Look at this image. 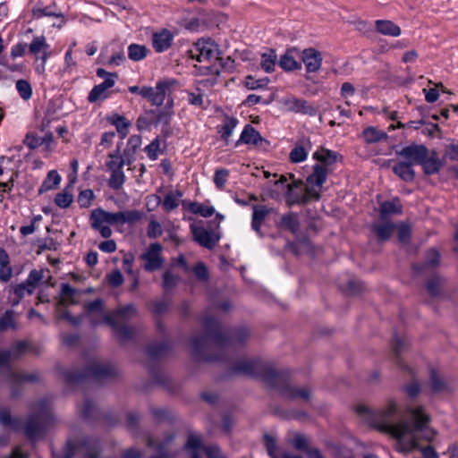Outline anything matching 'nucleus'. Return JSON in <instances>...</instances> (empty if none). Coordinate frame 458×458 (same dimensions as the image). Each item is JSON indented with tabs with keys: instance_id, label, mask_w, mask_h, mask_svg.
<instances>
[{
	"instance_id": "nucleus-1",
	"label": "nucleus",
	"mask_w": 458,
	"mask_h": 458,
	"mask_svg": "<svg viewBox=\"0 0 458 458\" xmlns=\"http://www.w3.org/2000/svg\"><path fill=\"white\" fill-rule=\"evenodd\" d=\"M228 375H246L261 379L269 388L278 392L286 400L309 401L311 390L308 386L298 387L292 384L291 371L276 369L259 359L239 360L228 370Z\"/></svg>"
},
{
	"instance_id": "nucleus-2",
	"label": "nucleus",
	"mask_w": 458,
	"mask_h": 458,
	"mask_svg": "<svg viewBox=\"0 0 458 458\" xmlns=\"http://www.w3.org/2000/svg\"><path fill=\"white\" fill-rule=\"evenodd\" d=\"M204 333L191 339V355L197 361L226 362L227 359L223 350L217 352L209 351L208 340H212L220 348L226 347L233 343L242 344L249 336L246 328L234 329L231 335L221 330L220 322L212 316H208L203 320Z\"/></svg>"
},
{
	"instance_id": "nucleus-3",
	"label": "nucleus",
	"mask_w": 458,
	"mask_h": 458,
	"mask_svg": "<svg viewBox=\"0 0 458 458\" xmlns=\"http://www.w3.org/2000/svg\"><path fill=\"white\" fill-rule=\"evenodd\" d=\"M61 375L68 385L75 386L87 383L90 380L100 382L110 379L117 375L116 369L110 364L91 362L82 369H64Z\"/></svg>"
},
{
	"instance_id": "nucleus-4",
	"label": "nucleus",
	"mask_w": 458,
	"mask_h": 458,
	"mask_svg": "<svg viewBox=\"0 0 458 458\" xmlns=\"http://www.w3.org/2000/svg\"><path fill=\"white\" fill-rule=\"evenodd\" d=\"M338 156L337 152L325 148L314 152L313 158L318 163L313 165V172L306 178L307 182L321 188L327 182L329 173L328 167L337 162Z\"/></svg>"
},
{
	"instance_id": "nucleus-5",
	"label": "nucleus",
	"mask_w": 458,
	"mask_h": 458,
	"mask_svg": "<svg viewBox=\"0 0 458 458\" xmlns=\"http://www.w3.org/2000/svg\"><path fill=\"white\" fill-rule=\"evenodd\" d=\"M78 293L79 290L73 288L69 284H61L59 298L55 305L57 319L67 320L73 327H78L81 324L84 315L72 316L68 310L63 308L68 305L79 304V301L75 298Z\"/></svg>"
},
{
	"instance_id": "nucleus-6",
	"label": "nucleus",
	"mask_w": 458,
	"mask_h": 458,
	"mask_svg": "<svg viewBox=\"0 0 458 458\" xmlns=\"http://www.w3.org/2000/svg\"><path fill=\"white\" fill-rule=\"evenodd\" d=\"M407 412L411 414L414 422L411 423L404 421L400 423L399 426L403 434L410 436L411 438V444L414 447L419 445V430L423 429L424 426H427L430 422V416L425 412V409L422 405L412 407L411 405L406 408Z\"/></svg>"
},
{
	"instance_id": "nucleus-7",
	"label": "nucleus",
	"mask_w": 458,
	"mask_h": 458,
	"mask_svg": "<svg viewBox=\"0 0 458 458\" xmlns=\"http://www.w3.org/2000/svg\"><path fill=\"white\" fill-rule=\"evenodd\" d=\"M397 411L398 407L395 401L389 399L386 406L374 414V420L381 428L388 430L394 437L402 440L405 436L403 434L399 424H393V419Z\"/></svg>"
},
{
	"instance_id": "nucleus-8",
	"label": "nucleus",
	"mask_w": 458,
	"mask_h": 458,
	"mask_svg": "<svg viewBox=\"0 0 458 458\" xmlns=\"http://www.w3.org/2000/svg\"><path fill=\"white\" fill-rule=\"evenodd\" d=\"M39 411L36 413L30 414L24 427V434L30 440H34L38 437L40 432L43 431L44 426L40 422L41 414L45 413L46 422L50 419V412L47 409V400H40L38 402Z\"/></svg>"
},
{
	"instance_id": "nucleus-9",
	"label": "nucleus",
	"mask_w": 458,
	"mask_h": 458,
	"mask_svg": "<svg viewBox=\"0 0 458 458\" xmlns=\"http://www.w3.org/2000/svg\"><path fill=\"white\" fill-rule=\"evenodd\" d=\"M396 148L395 145L391 147L392 149L395 150L397 157H403L402 161L410 162L412 165H420L423 162V158H426L427 154H428V148L423 144L411 143L401 149Z\"/></svg>"
},
{
	"instance_id": "nucleus-10",
	"label": "nucleus",
	"mask_w": 458,
	"mask_h": 458,
	"mask_svg": "<svg viewBox=\"0 0 458 458\" xmlns=\"http://www.w3.org/2000/svg\"><path fill=\"white\" fill-rule=\"evenodd\" d=\"M190 228L193 241L208 250H213L220 240L219 233L208 231L203 226L191 224Z\"/></svg>"
},
{
	"instance_id": "nucleus-11",
	"label": "nucleus",
	"mask_w": 458,
	"mask_h": 458,
	"mask_svg": "<svg viewBox=\"0 0 458 458\" xmlns=\"http://www.w3.org/2000/svg\"><path fill=\"white\" fill-rule=\"evenodd\" d=\"M215 51H218V49L217 45L214 41L210 38L208 40L200 38L195 43L194 50H189L187 54L190 58L201 63L211 60Z\"/></svg>"
},
{
	"instance_id": "nucleus-12",
	"label": "nucleus",
	"mask_w": 458,
	"mask_h": 458,
	"mask_svg": "<svg viewBox=\"0 0 458 458\" xmlns=\"http://www.w3.org/2000/svg\"><path fill=\"white\" fill-rule=\"evenodd\" d=\"M162 245L154 242L149 245L147 251L142 253L140 259L145 261L144 269L148 272H154L159 269L164 262L161 257Z\"/></svg>"
},
{
	"instance_id": "nucleus-13",
	"label": "nucleus",
	"mask_w": 458,
	"mask_h": 458,
	"mask_svg": "<svg viewBox=\"0 0 458 458\" xmlns=\"http://www.w3.org/2000/svg\"><path fill=\"white\" fill-rule=\"evenodd\" d=\"M8 378L11 382V391L13 397L21 395V385L25 382L37 383L39 381V376L37 373H21L8 370Z\"/></svg>"
},
{
	"instance_id": "nucleus-14",
	"label": "nucleus",
	"mask_w": 458,
	"mask_h": 458,
	"mask_svg": "<svg viewBox=\"0 0 458 458\" xmlns=\"http://www.w3.org/2000/svg\"><path fill=\"white\" fill-rule=\"evenodd\" d=\"M301 59L308 73L319 71L323 61L321 53L314 47L303 49L301 53Z\"/></svg>"
},
{
	"instance_id": "nucleus-15",
	"label": "nucleus",
	"mask_w": 458,
	"mask_h": 458,
	"mask_svg": "<svg viewBox=\"0 0 458 458\" xmlns=\"http://www.w3.org/2000/svg\"><path fill=\"white\" fill-rule=\"evenodd\" d=\"M175 83V80L157 81L156 87L152 88L151 91L149 92V97H148L147 99L150 101L153 106H162L165 99L166 90L170 88V86Z\"/></svg>"
},
{
	"instance_id": "nucleus-16",
	"label": "nucleus",
	"mask_w": 458,
	"mask_h": 458,
	"mask_svg": "<svg viewBox=\"0 0 458 458\" xmlns=\"http://www.w3.org/2000/svg\"><path fill=\"white\" fill-rule=\"evenodd\" d=\"M240 143H244L248 145H269V141L264 139L261 134L251 125L246 124L242 131L239 140L236 142V146Z\"/></svg>"
},
{
	"instance_id": "nucleus-17",
	"label": "nucleus",
	"mask_w": 458,
	"mask_h": 458,
	"mask_svg": "<svg viewBox=\"0 0 458 458\" xmlns=\"http://www.w3.org/2000/svg\"><path fill=\"white\" fill-rule=\"evenodd\" d=\"M174 34L167 29H162L152 35V47L157 53H163L172 46Z\"/></svg>"
},
{
	"instance_id": "nucleus-18",
	"label": "nucleus",
	"mask_w": 458,
	"mask_h": 458,
	"mask_svg": "<svg viewBox=\"0 0 458 458\" xmlns=\"http://www.w3.org/2000/svg\"><path fill=\"white\" fill-rule=\"evenodd\" d=\"M403 205L398 197L392 200H385L379 205V218L381 221H389L391 216L402 215Z\"/></svg>"
},
{
	"instance_id": "nucleus-19",
	"label": "nucleus",
	"mask_w": 458,
	"mask_h": 458,
	"mask_svg": "<svg viewBox=\"0 0 458 458\" xmlns=\"http://www.w3.org/2000/svg\"><path fill=\"white\" fill-rule=\"evenodd\" d=\"M28 344L25 341H18L12 348L11 351H0V368L12 369L10 360L12 356L19 357L26 352Z\"/></svg>"
},
{
	"instance_id": "nucleus-20",
	"label": "nucleus",
	"mask_w": 458,
	"mask_h": 458,
	"mask_svg": "<svg viewBox=\"0 0 458 458\" xmlns=\"http://www.w3.org/2000/svg\"><path fill=\"white\" fill-rule=\"evenodd\" d=\"M440 263V253L435 249H429L426 253V258L423 263H414L412 265V269L415 273L420 274L426 271L428 268H435Z\"/></svg>"
},
{
	"instance_id": "nucleus-21",
	"label": "nucleus",
	"mask_w": 458,
	"mask_h": 458,
	"mask_svg": "<svg viewBox=\"0 0 458 458\" xmlns=\"http://www.w3.org/2000/svg\"><path fill=\"white\" fill-rule=\"evenodd\" d=\"M301 181H294L292 185L287 186L285 198L289 206L295 204H308V199L303 198V193L301 192Z\"/></svg>"
},
{
	"instance_id": "nucleus-22",
	"label": "nucleus",
	"mask_w": 458,
	"mask_h": 458,
	"mask_svg": "<svg viewBox=\"0 0 458 458\" xmlns=\"http://www.w3.org/2000/svg\"><path fill=\"white\" fill-rule=\"evenodd\" d=\"M395 228L396 224L391 221H382L381 224H373L371 232L375 233L377 242H386L390 240Z\"/></svg>"
},
{
	"instance_id": "nucleus-23",
	"label": "nucleus",
	"mask_w": 458,
	"mask_h": 458,
	"mask_svg": "<svg viewBox=\"0 0 458 458\" xmlns=\"http://www.w3.org/2000/svg\"><path fill=\"white\" fill-rule=\"evenodd\" d=\"M410 162L399 160L392 167L393 173L405 182H411L415 180L416 173Z\"/></svg>"
},
{
	"instance_id": "nucleus-24",
	"label": "nucleus",
	"mask_w": 458,
	"mask_h": 458,
	"mask_svg": "<svg viewBox=\"0 0 458 458\" xmlns=\"http://www.w3.org/2000/svg\"><path fill=\"white\" fill-rule=\"evenodd\" d=\"M423 173L426 175H432L438 174L441 168L444 166L443 161L437 157L436 151H433L431 155L427 154L426 158H423V162L420 163Z\"/></svg>"
},
{
	"instance_id": "nucleus-25",
	"label": "nucleus",
	"mask_w": 458,
	"mask_h": 458,
	"mask_svg": "<svg viewBox=\"0 0 458 458\" xmlns=\"http://www.w3.org/2000/svg\"><path fill=\"white\" fill-rule=\"evenodd\" d=\"M172 351V344L163 341L149 344L146 348L147 355L153 360H158Z\"/></svg>"
},
{
	"instance_id": "nucleus-26",
	"label": "nucleus",
	"mask_w": 458,
	"mask_h": 458,
	"mask_svg": "<svg viewBox=\"0 0 458 458\" xmlns=\"http://www.w3.org/2000/svg\"><path fill=\"white\" fill-rule=\"evenodd\" d=\"M105 322L112 327L116 333L119 340L128 341L133 337V329L131 327L119 324L113 316L106 315L105 317Z\"/></svg>"
},
{
	"instance_id": "nucleus-27",
	"label": "nucleus",
	"mask_w": 458,
	"mask_h": 458,
	"mask_svg": "<svg viewBox=\"0 0 458 458\" xmlns=\"http://www.w3.org/2000/svg\"><path fill=\"white\" fill-rule=\"evenodd\" d=\"M276 226L284 231H289L293 234H296L300 228V222L298 214L294 212H288L283 215Z\"/></svg>"
},
{
	"instance_id": "nucleus-28",
	"label": "nucleus",
	"mask_w": 458,
	"mask_h": 458,
	"mask_svg": "<svg viewBox=\"0 0 458 458\" xmlns=\"http://www.w3.org/2000/svg\"><path fill=\"white\" fill-rule=\"evenodd\" d=\"M115 83V81L112 78H106L102 83L95 85L89 91L88 96V101L89 103H95L100 98L106 99L107 95L106 94V89L112 88Z\"/></svg>"
},
{
	"instance_id": "nucleus-29",
	"label": "nucleus",
	"mask_w": 458,
	"mask_h": 458,
	"mask_svg": "<svg viewBox=\"0 0 458 458\" xmlns=\"http://www.w3.org/2000/svg\"><path fill=\"white\" fill-rule=\"evenodd\" d=\"M252 211L251 227L255 232L259 233L262 223L273 208L264 205H252Z\"/></svg>"
},
{
	"instance_id": "nucleus-30",
	"label": "nucleus",
	"mask_w": 458,
	"mask_h": 458,
	"mask_svg": "<svg viewBox=\"0 0 458 458\" xmlns=\"http://www.w3.org/2000/svg\"><path fill=\"white\" fill-rule=\"evenodd\" d=\"M297 48H288L284 55H281L278 65L285 72H293L295 70H301L302 65L301 62L296 61L293 55V52H296Z\"/></svg>"
},
{
	"instance_id": "nucleus-31",
	"label": "nucleus",
	"mask_w": 458,
	"mask_h": 458,
	"mask_svg": "<svg viewBox=\"0 0 458 458\" xmlns=\"http://www.w3.org/2000/svg\"><path fill=\"white\" fill-rule=\"evenodd\" d=\"M106 121L115 127L122 140L127 136L129 132V127L131 126V122L128 121L123 115L114 113L111 115L106 116Z\"/></svg>"
},
{
	"instance_id": "nucleus-32",
	"label": "nucleus",
	"mask_w": 458,
	"mask_h": 458,
	"mask_svg": "<svg viewBox=\"0 0 458 458\" xmlns=\"http://www.w3.org/2000/svg\"><path fill=\"white\" fill-rule=\"evenodd\" d=\"M375 29L378 33L385 36L398 37L401 35L400 27L389 20L376 21Z\"/></svg>"
},
{
	"instance_id": "nucleus-33",
	"label": "nucleus",
	"mask_w": 458,
	"mask_h": 458,
	"mask_svg": "<svg viewBox=\"0 0 458 458\" xmlns=\"http://www.w3.org/2000/svg\"><path fill=\"white\" fill-rule=\"evenodd\" d=\"M307 143L310 144V141L309 139L304 137L298 140L296 146L289 154V158L292 163L297 164L307 159L308 152L305 149V144Z\"/></svg>"
},
{
	"instance_id": "nucleus-34",
	"label": "nucleus",
	"mask_w": 458,
	"mask_h": 458,
	"mask_svg": "<svg viewBox=\"0 0 458 458\" xmlns=\"http://www.w3.org/2000/svg\"><path fill=\"white\" fill-rule=\"evenodd\" d=\"M92 213H95L98 217L102 219V221H105L108 225H124L123 219V211H119L116 213L108 212L104 210L101 208H96L91 211Z\"/></svg>"
},
{
	"instance_id": "nucleus-35",
	"label": "nucleus",
	"mask_w": 458,
	"mask_h": 458,
	"mask_svg": "<svg viewBox=\"0 0 458 458\" xmlns=\"http://www.w3.org/2000/svg\"><path fill=\"white\" fill-rule=\"evenodd\" d=\"M289 109L296 113H301L310 116H315L317 114V109L308 101L300 98H293L289 101Z\"/></svg>"
},
{
	"instance_id": "nucleus-36",
	"label": "nucleus",
	"mask_w": 458,
	"mask_h": 458,
	"mask_svg": "<svg viewBox=\"0 0 458 458\" xmlns=\"http://www.w3.org/2000/svg\"><path fill=\"white\" fill-rule=\"evenodd\" d=\"M61 180V176L56 170L49 171L38 189V194L41 195L48 191L56 189L59 186Z\"/></svg>"
},
{
	"instance_id": "nucleus-37",
	"label": "nucleus",
	"mask_w": 458,
	"mask_h": 458,
	"mask_svg": "<svg viewBox=\"0 0 458 458\" xmlns=\"http://www.w3.org/2000/svg\"><path fill=\"white\" fill-rule=\"evenodd\" d=\"M0 424L4 427H9L14 431H20L22 420L19 417H13L8 409L0 410Z\"/></svg>"
},
{
	"instance_id": "nucleus-38",
	"label": "nucleus",
	"mask_w": 458,
	"mask_h": 458,
	"mask_svg": "<svg viewBox=\"0 0 458 458\" xmlns=\"http://www.w3.org/2000/svg\"><path fill=\"white\" fill-rule=\"evenodd\" d=\"M78 446L87 451V458H99L100 456V445L98 441H93L89 437H84L78 441Z\"/></svg>"
},
{
	"instance_id": "nucleus-39",
	"label": "nucleus",
	"mask_w": 458,
	"mask_h": 458,
	"mask_svg": "<svg viewBox=\"0 0 458 458\" xmlns=\"http://www.w3.org/2000/svg\"><path fill=\"white\" fill-rule=\"evenodd\" d=\"M149 411L154 420L157 423L168 422L173 423L175 420V416L173 411L168 408H157L151 406Z\"/></svg>"
},
{
	"instance_id": "nucleus-40",
	"label": "nucleus",
	"mask_w": 458,
	"mask_h": 458,
	"mask_svg": "<svg viewBox=\"0 0 458 458\" xmlns=\"http://www.w3.org/2000/svg\"><path fill=\"white\" fill-rule=\"evenodd\" d=\"M362 135L365 139V141L368 144L376 143L388 139V135L386 132L377 130L376 127L373 126H369L365 128L362 131Z\"/></svg>"
},
{
	"instance_id": "nucleus-41",
	"label": "nucleus",
	"mask_w": 458,
	"mask_h": 458,
	"mask_svg": "<svg viewBox=\"0 0 458 458\" xmlns=\"http://www.w3.org/2000/svg\"><path fill=\"white\" fill-rule=\"evenodd\" d=\"M276 63L277 55L275 49H269L268 52L261 55L260 66L266 72L270 73L274 72Z\"/></svg>"
},
{
	"instance_id": "nucleus-42",
	"label": "nucleus",
	"mask_w": 458,
	"mask_h": 458,
	"mask_svg": "<svg viewBox=\"0 0 458 458\" xmlns=\"http://www.w3.org/2000/svg\"><path fill=\"white\" fill-rule=\"evenodd\" d=\"M89 221L91 227L94 230L99 232L103 238H109L112 235V229L110 228V226L104 225L103 223L106 222L102 221V219L98 217L95 213H90Z\"/></svg>"
},
{
	"instance_id": "nucleus-43",
	"label": "nucleus",
	"mask_w": 458,
	"mask_h": 458,
	"mask_svg": "<svg viewBox=\"0 0 458 458\" xmlns=\"http://www.w3.org/2000/svg\"><path fill=\"white\" fill-rule=\"evenodd\" d=\"M148 49L144 45L131 43L128 47V57L134 62L143 60L148 55Z\"/></svg>"
},
{
	"instance_id": "nucleus-44",
	"label": "nucleus",
	"mask_w": 458,
	"mask_h": 458,
	"mask_svg": "<svg viewBox=\"0 0 458 458\" xmlns=\"http://www.w3.org/2000/svg\"><path fill=\"white\" fill-rule=\"evenodd\" d=\"M238 123L237 118L225 115L224 124L218 130V132L221 134V139L227 141Z\"/></svg>"
},
{
	"instance_id": "nucleus-45",
	"label": "nucleus",
	"mask_w": 458,
	"mask_h": 458,
	"mask_svg": "<svg viewBox=\"0 0 458 458\" xmlns=\"http://www.w3.org/2000/svg\"><path fill=\"white\" fill-rule=\"evenodd\" d=\"M182 197V192L176 190L175 192L169 191L163 200V209L165 212H171L179 206L178 198Z\"/></svg>"
},
{
	"instance_id": "nucleus-46",
	"label": "nucleus",
	"mask_w": 458,
	"mask_h": 458,
	"mask_svg": "<svg viewBox=\"0 0 458 458\" xmlns=\"http://www.w3.org/2000/svg\"><path fill=\"white\" fill-rule=\"evenodd\" d=\"M189 210L195 215H199L203 217H210L216 212L214 207L205 206L199 202H191L189 204Z\"/></svg>"
},
{
	"instance_id": "nucleus-47",
	"label": "nucleus",
	"mask_w": 458,
	"mask_h": 458,
	"mask_svg": "<svg viewBox=\"0 0 458 458\" xmlns=\"http://www.w3.org/2000/svg\"><path fill=\"white\" fill-rule=\"evenodd\" d=\"M397 238L403 244H408L411 238V228L409 223L401 222L396 224Z\"/></svg>"
},
{
	"instance_id": "nucleus-48",
	"label": "nucleus",
	"mask_w": 458,
	"mask_h": 458,
	"mask_svg": "<svg viewBox=\"0 0 458 458\" xmlns=\"http://www.w3.org/2000/svg\"><path fill=\"white\" fill-rule=\"evenodd\" d=\"M444 281L445 279L438 275H434L428 278L426 283L428 294L432 297L438 296L440 294V285Z\"/></svg>"
},
{
	"instance_id": "nucleus-49",
	"label": "nucleus",
	"mask_w": 458,
	"mask_h": 458,
	"mask_svg": "<svg viewBox=\"0 0 458 458\" xmlns=\"http://www.w3.org/2000/svg\"><path fill=\"white\" fill-rule=\"evenodd\" d=\"M269 82L270 79L268 77H264L255 81L254 76L247 75L245 77L244 86L250 90H255L266 89Z\"/></svg>"
},
{
	"instance_id": "nucleus-50",
	"label": "nucleus",
	"mask_w": 458,
	"mask_h": 458,
	"mask_svg": "<svg viewBox=\"0 0 458 458\" xmlns=\"http://www.w3.org/2000/svg\"><path fill=\"white\" fill-rule=\"evenodd\" d=\"M125 181L126 176L123 171H113L108 179V186L114 191H119L123 188Z\"/></svg>"
},
{
	"instance_id": "nucleus-51",
	"label": "nucleus",
	"mask_w": 458,
	"mask_h": 458,
	"mask_svg": "<svg viewBox=\"0 0 458 458\" xmlns=\"http://www.w3.org/2000/svg\"><path fill=\"white\" fill-rule=\"evenodd\" d=\"M56 206L61 208H68L73 201V196L65 188L63 191L58 192L54 199Z\"/></svg>"
},
{
	"instance_id": "nucleus-52",
	"label": "nucleus",
	"mask_w": 458,
	"mask_h": 458,
	"mask_svg": "<svg viewBox=\"0 0 458 458\" xmlns=\"http://www.w3.org/2000/svg\"><path fill=\"white\" fill-rule=\"evenodd\" d=\"M148 372L154 383L163 386H168L170 381L169 377L164 372H162L157 367H150L148 369Z\"/></svg>"
},
{
	"instance_id": "nucleus-53",
	"label": "nucleus",
	"mask_w": 458,
	"mask_h": 458,
	"mask_svg": "<svg viewBox=\"0 0 458 458\" xmlns=\"http://www.w3.org/2000/svg\"><path fill=\"white\" fill-rule=\"evenodd\" d=\"M43 279V271L38 270V269H32L27 279L25 280L27 282V285L30 287V289L28 291V294L31 295L34 293V290L36 286L41 282Z\"/></svg>"
},
{
	"instance_id": "nucleus-54",
	"label": "nucleus",
	"mask_w": 458,
	"mask_h": 458,
	"mask_svg": "<svg viewBox=\"0 0 458 458\" xmlns=\"http://www.w3.org/2000/svg\"><path fill=\"white\" fill-rule=\"evenodd\" d=\"M429 380L431 390L433 393H439L445 388V382L440 377L438 372L435 369H430L429 370Z\"/></svg>"
},
{
	"instance_id": "nucleus-55",
	"label": "nucleus",
	"mask_w": 458,
	"mask_h": 458,
	"mask_svg": "<svg viewBox=\"0 0 458 458\" xmlns=\"http://www.w3.org/2000/svg\"><path fill=\"white\" fill-rule=\"evenodd\" d=\"M14 311L13 310H7L0 317V332H4L8 328L15 327V321L13 319Z\"/></svg>"
},
{
	"instance_id": "nucleus-56",
	"label": "nucleus",
	"mask_w": 458,
	"mask_h": 458,
	"mask_svg": "<svg viewBox=\"0 0 458 458\" xmlns=\"http://www.w3.org/2000/svg\"><path fill=\"white\" fill-rule=\"evenodd\" d=\"M49 45L47 43L44 36L35 37L29 46L31 54L38 55L41 50H47Z\"/></svg>"
},
{
	"instance_id": "nucleus-57",
	"label": "nucleus",
	"mask_w": 458,
	"mask_h": 458,
	"mask_svg": "<svg viewBox=\"0 0 458 458\" xmlns=\"http://www.w3.org/2000/svg\"><path fill=\"white\" fill-rule=\"evenodd\" d=\"M391 345H392V351H393L394 359H395L396 362H399L400 361L399 360L401 358V354L405 346V344H404V341L400 336H398L396 332H394V334H393V340H392Z\"/></svg>"
},
{
	"instance_id": "nucleus-58",
	"label": "nucleus",
	"mask_w": 458,
	"mask_h": 458,
	"mask_svg": "<svg viewBox=\"0 0 458 458\" xmlns=\"http://www.w3.org/2000/svg\"><path fill=\"white\" fill-rule=\"evenodd\" d=\"M16 89L24 100H28L32 96V88L28 81L19 80L16 82Z\"/></svg>"
},
{
	"instance_id": "nucleus-59",
	"label": "nucleus",
	"mask_w": 458,
	"mask_h": 458,
	"mask_svg": "<svg viewBox=\"0 0 458 458\" xmlns=\"http://www.w3.org/2000/svg\"><path fill=\"white\" fill-rule=\"evenodd\" d=\"M276 415H279L284 419H294L301 420V418H307L308 413L304 411H283L279 407H276L273 411Z\"/></svg>"
},
{
	"instance_id": "nucleus-60",
	"label": "nucleus",
	"mask_w": 458,
	"mask_h": 458,
	"mask_svg": "<svg viewBox=\"0 0 458 458\" xmlns=\"http://www.w3.org/2000/svg\"><path fill=\"white\" fill-rule=\"evenodd\" d=\"M229 175V170L225 168L216 169L214 174V183L219 190H224L227 177Z\"/></svg>"
},
{
	"instance_id": "nucleus-61",
	"label": "nucleus",
	"mask_w": 458,
	"mask_h": 458,
	"mask_svg": "<svg viewBox=\"0 0 458 458\" xmlns=\"http://www.w3.org/2000/svg\"><path fill=\"white\" fill-rule=\"evenodd\" d=\"M197 75L199 76H207V75H216L219 76L221 73V69L216 64H211L208 66H198L194 65Z\"/></svg>"
},
{
	"instance_id": "nucleus-62",
	"label": "nucleus",
	"mask_w": 458,
	"mask_h": 458,
	"mask_svg": "<svg viewBox=\"0 0 458 458\" xmlns=\"http://www.w3.org/2000/svg\"><path fill=\"white\" fill-rule=\"evenodd\" d=\"M95 195L92 190L87 189L81 191L78 195V203L81 208H89L91 205V201L94 199Z\"/></svg>"
},
{
	"instance_id": "nucleus-63",
	"label": "nucleus",
	"mask_w": 458,
	"mask_h": 458,
	"mask_svg": "<svg viewBox=\"0 0 458 458\" xmlns=\"http://www.w3.org/2000/svg\"><path fill=\"white\" fill-rule=\"evenodd\" d=\"M179 281V276H174L170 271H165L163 274V288L165 292L174 288Z\"/></svg>"
},
{
	"instance_id": "nucleus-64",
	"label": "nucleus",
	"mask_w": 458,
	"mask_h": 458,
	"mask_svg": "<svg viewBox=\"0 0 458 458\" xmlns=\"http://www.w3.org/2000/svg\"><path fill=\"white\" fill-rule=\"evenodd\" d=\"M96 411V407L90 399L86 398L83 403L82 408L80 411L81 417L85 420H90L94 417V412Z\"/></svg>"
}]
</instances>
